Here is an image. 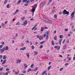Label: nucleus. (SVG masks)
I'll return each mask as SVG.
<instances>
[{
    "instance_id": "nucleus-1",
    "label": "nucleus",
    "mask_w": 75,
    "mask_h": 75,
    "mask_svg": "<svg viewBox=\"0 0 75 75\" xmlns=\"http://www.w3.org/2000/svg\"><path fill=\"white\" fill-rule=\"evenodd\" d=\"M62 14L63 15H65V14H67V15H69V12L67 11V10L65 9L62 12Z\"/></svg>"
},
{
    "instance_id": "nucleus-2",
    "label": "nucleus",
    "mask_w": 75,
    "mask_h": 75,
    "mask_svg": "<svg viewBox=\"0 0 75 75\" xmlns=\"http://www.w3.org/2000/svg\"><path fill=\"white\" fill-rule=\"evenodd\" d=\"M37 4H36L34 6V7L33 8V10H32V12L33 13L34 12V11H35V8H37Z\"/></svg>"
},
{
    "instance_id": "nucleus-3",
    "label": "nucleus",
    "mask_w": 75,
    "mask_h": 75,
    "mask_svg": "<svg viewBox=\"0 0 75 75\" xmlns=\"http://www.w3.org/2000/svg\"><path fill=\"white\" fill-rule=\"evenodd\" d=\"M54 48L56 49H57V50H59L60 48H61V47L60 46L59 47V46L58 45L55 46Z\"/></svg>"
},
{
    "instance_id": "nucleus-4",
    "label": "nucleus",
    "mask_w": 75,
    "mask_h": 75,
    "mask_svg": "<svg viewBox=\"0 0 75 75\" xmlns=\"http://www.w3.org/2000/svg\"><path fill=\"white\" fill-rule=\"evenodd\" d=\"M27 24V21H25L23 23V24H22V25H24V26H25Z\"/></svg>"
},
{
    "instance_id": "nucleus-5",
    "label": "nucleus",
    "mask_w": 75,
    "mask_h": 75,
    "mask_svg": "<svg viewBox=\"0 0 75 75\" xmlns=\"http://www.w3.org/2000/svg\"><path fill=\"white\" fill-rule=\"evenodd\" d=\"M10 72L9 71H7L6 73H3V74L4 75H8L9 73H10Z\"/></svg>"
},
{
    "instance_id": "nucleus-6",
    "label": "nucleus",
    "mask_w": 75,
    "mask_h": 75,
    "mask_svg": "<svg viewBox=\"0 0 75 75\" xmlns=\"http://www.w3.org/2000/svg\"><path fill=\"white\" fill-rule=\"evenodd\" d=\"M3 48H4V50L6 51H7L8 50V46H6L5 47H4Z\"/></svg>"
},
{
    "instance_id": "nucleus-7",
    "label": "nucleus",
    "mask_w": 75,
    "mask_h": 75,
    "mask_svg": "<svg viewBox=\"0 0 75 75\" xmlns=\"http://www.w3.org/2000/svg\"><path fill=\"white\" fill-rule=\"evenodd\" d=\"M0 50L1 51V53H3L4 52V51H5L4 50V48H3L2 49Z\"/></svg>"
},
{
    "instance_id": "nucleus-8",
    "label": "nucleus",
    "mask_w": 75,
    "mask_h": 75,
    "mask_svg": "<svg viewBox=\"0 0 75 75\" xmlns=\"http://www.w3.org/2000/svg\"><path fill=\"white\" fill-rule=\"evenodd\" d=\"M74 14H75V12H73L71 14V16L73 18L74 17Z\"/></svg>"
},
{
    "instance_id": "nucleus-9",
    "label": "nucleus",
    "mask_w": 75,
    "mask_h": 75,
    "mask_svg": "<svg viewBox=\"0 0 75 75\" xmlns=\"http://www.w3.org/2000/svg\"><path fill=\"white\" fill-rule=\"evenodd\" d=\"M44 74H45V75H47V72L46 71H45L43 72V73H42V75H44Z\"/></svg>"
},
{
    "instance_id": "nucleus-10",
    "label": "nucleus",
    "mask_w": 75,
    "mask_h": 75,
    "mask_svg": "<svg viewBox=\"0 0 75 75\" xmlns=\"http://www.w3.org/2000/svg\"><path fill=\"white\" fill-rule=\"evenodd\" d=\"M6 61H7L6 59H5V60H4L3 62H2V64H4L5 63H6Z\"/></svg>"
},
{
    "instance_id": "nucleus-11",
    "label": "nucleus",
    "mask_w": 75,
    "mask_h": 75,
    "mask_svg": "<svg viewBox=\"0 0 75 75\" xmlns=\"http://www.w3.org/2000/svg\"><path fill=\"white\" fill-rule=\"evenodd\" d=\"M26 49V47H23L22 48H21L20 49V50H25Z\"/></svg>"
},
{
    "instance_id": "nucleus-12",
    "label": "nucleus",
    "mask_w": 75,
    "mask_h": 75,
    "mask_svg": "<svg viewBox=\"0 0 75 75\" xmlns=\"http://www.w3.org/2000/svg\"><path fill=\"white\" fill-rule=\"evenodd\" d=\"M46 4V3L45 2H44L42 4V6H40V7H42V6H44Z\"/></svg>"
},
{
    "instance_id": "nucleus-13",
    "label": "nucleus",
    "mask_w": 75,
    "mask_h": 75,
    "mask_svg": "<svg viewBox=\"0 0 75 75\" xmlns=\"http://www.w3.org/2000/svg\"><path fill=\"white\" fill-rule=\"evenodd\" d=\"M47 23H52V22L50 20L47 21Z\"/></svg>"
},
{
    "instance_id": "nucleus-14",
    "label": "nucleus",
    "mask_w": 75,
    "mask_h": 75,
    "mask_svg": "<svg viewBox=\"0 0 75 75\" xmlns=\"http://www.w3.org/2000/svg\"><path fill=\"white\" fill-rule=\"evenodd\" d=\"M24 67L25 68H27V67H28V66L27 65V64H25L24 65Z\"/></svg>"
},
{
    "instance_id": "nucleus-15",
    "label": "nucleus",
    "mask_w": 75,
    "mask_h": 75,
    "mask_svg": "<svg viewBox=\"0 0 75 75\" xmlns=\"http://www.w3.org/2000/svg\"><path fill=\"white\" fill-rule=\"evenodd\" d=\"M26 55L27 56L28 58H29L30 57V55L29 54V53H26Z\"/></svg>"
},
{
    "instance_id": "nucleus-16",
    "label": "nucleus",
    "mask_w": 75,
    "mask_h": 75,
    "mask_svg": "<svg viewBox=\"0 0 75 75\" xmlns=\"http://www.w3.org/2000/svg\"><path fill=\"white\" fill-rule=\"evenodd\" d=\"M21 0H19L17 3V4H19L21 3Z\"/></svg>"
},
{
    "instance_id": "nucleus-17",
    "label": "nucleus",
    "mask_w": 75,
    "mask_h": 75,
    "mask_svg": "<svg viewBox=\"0 0 75 75\" xmlns=\"http://www.w3.org/2000/svg\"><path fill=\"white\" fill-rule=\"evenodd\" d=\"M39 39L40 40H42L43 39V38L42 37V36H40L39 38Z\"/></svg>"
},
{
    "instance_id": "nucleus-18",
    "label": "nucleus",
    "mask_w": 75,
    "mask_h": 75,
    "mask_svg": "<svg viewBox=\"0 0 75 75\" xmlns=\"http://www.w3.org/2000/svg\"><path fill=\"white\" fill-rule=\"evenodd\" d=\"M37 26L36 25H35L34 27L32 29V30H33L35 27H37Z\"/></svg>"
},
{
    "instance_id": "nucleus-19",
    "label": "nucleus",
    "mask_w": 75,
    "mask_h": 75,
    "mask_svg": "<svg viewBox=\"0 0 75 75\" xmlns=\"http://www.w3.org/2000/svg\"><path fill=\"white\" fill-rule=\"evenodd\" d=\"M38 67H36L35 68V69L33 70V71H37V70H38Z\"/></svg>"
},
{
    "instance_id": "nucleus-20",
    "label": "nucleus",
    "mask_w": 75,
    "mask_h": 75,
    "mask_svg": "<svg viewBox=\"0 0 75 75\" xmlns=\"http://www.w3.org/2000/svg\"><path fill=\"white\" fill-rule=\"evenodd\" d=\"M57 36L55 35L54 37V40H57Z\"/></svg>"
},
{
    "instance_id": "nucleus-21",
    "label": "nucleus",
    "mask_w": 75,
    "mask_h": 75,
    "mask_svg": "<svg viewBox=\"0 0 75 75\" xmlns=\"http://www.w3.org/2000/svg\"><path fill=\"white\" fill-rule=\"evenodd\" d=\"M44 30V27H41V31H42Z\"/></svg>"
},
{
    "instance_id": "nucleus-22",
    "label": "nucleus",
    "mask_w": 75,
    "mask_h": 75,
    "mask_svg": "<svg viewBox=\"0 0 75 75\" xmlns=\"http://www.w3.org/2000/svg\"><path fill=\"white\" fill-rule=\"evenodd\" d=\"M8 0H5L4 2V4H6L7 3Z\"/></svg>"
},
{
    "instance_id": "nucleus-23",
    "label": "nucleus",
    "mask_w": 75,
    "mask_h": 75,
    "mask_svg": "<svg viewBox=\"0 0 75 75\" xmlns=\"http://www.w3.org/2000/svg\"><path fill=\"white\" fill-rule=\"evenodd\" d=\"M6 56L4 55L3 56V59H5L6 58Z\"/></svg>"
},
{
    "instance_id": "nucleus-24",
    "label": "nucleus",
    "mask_w": 75,
    "mask_h": 75,
    "mask_svg": "<svg viewBox=\"0 0 75 75\" xmlns=\"http://www.w3.org/2000/svg\"><path fill=\"white\" fill-rule=\"evenodd\" d=\"M54 17L56 19H57V15H54Z\"/></svg>"
},
{
    "instance_id": "nucleus-25",
    "label": "nucleus",
    "mask_w": 75,
    "mask_h": 75,
    "mask_svg": "<svg viewBox=\"0 0 75 75\" xmlns=\"http://www.w3.org/2000/svg\"><path fill=\"white\" fill-rule=\"evenodd\" d=\"M48 35H47V36L46 38V39L47 40H48Z\"/></svg>"
},
{
    "instance_id": "nucleus-26",
    "label": "nucleus",
    "mask_w": 75,
    "mask_h": 75,
    "mask_svg": "<svg viewBox=\"0 0 75 75\" xmlns=\"http://www.w3.org/2000/svg\"><path fill=\"white\" fill-rule=\"evenodd\" d=\"M67 58L68 59L69 61H70L71 59V57H67Z\"/></svg>"
},
{
    "instance_id": "nucleus-27",
    "label": "nucleus",
    "mask_w": 75,
    "mask_h": 75,
    "mask_svg": "<svg viewBox=\"0 0 75 75\" xmlns=\"http://www.w3.org/2000/svg\"><path fill=\"white\" fill-rule=\"evenodd\" d=\"M7 8H10V5L9 4H8L7 6Z\"/></svg>"
},
{
    "instance_id": "nucleus-28",
    "label": "nucleus",
    "mask_w": 75,
    "mask_h": 75,
    "mask_svg": "<svg viewBox=\"0 0 75 75\" xmlns=\"http://www.w3.org/2000/svg\"><path fill=\"white\" fill-rule=\"evenodd\" d=\"M26 1H27V0H23L22 2L24 3V2H26Z\"/></svg>"
},
{
    "instance_id": "nucleus-29",
    "label": "nucleus",
    "mask_w": 75,
    "mask_h": 75,
    "mask_svg": "<svg viewBox=\"0 0 75 75\" xmlns=\"http://www.w3.org/2000/svg\"><path fill=\"white\" fill-rule=\"evenodd\" d=\"M44 42H45V41H43L40 42V44H44Z\"/></svg>"
},
{
    "instance_id": "nucleus-30",
    "label": "nucleus",
    "mask_w": 75,
    "mask_h": 75,
    "mask_svg": "<svg viewBox=\"0 0 75 75\" xmlns=\"http://www.w3.org/2000/svg\"><path fill=\"white\" fill-rule=\"evenodd\" d=\"M63 37H64V36H63V35H61L59 36V38H62Z\"/></svg>"
},
{
    "instance_id": "nucleus-31",
    "label": "nucleus",
    "mask_w": 75,
    "mask_h": 75,
    "mask_svg": "<svg viewBox=\"0 0 75 75\" xmlns=\"http://www.w3.org/2000/svg\"><path fill=\"white\" fill-rule=\"evenodd\" d=\"M18 73H19L18 72L15 71V74L16 75H17V74H18Z\"/></svg>"
},
{
    "instance_id": "nucleus-32",
    "label": "nucleus",
    "mask_w": 75,
    "mask_h": 75,
    "mask_svg": "<svg viewBox=\"0 0 75 75\" xmlns=\"http://www.w3.org/2000/svg\"><path fill=\"white\" fill-rule=\"evenodd\" d=\"M52 67V66H49L48 68V70H50V68H51Z\"/></svg>"
},
{
    "instance_id": "nucleus-33",
    "label": "nucleus",
    "mask_w": 75,
    "mask_h": 75,
    "mask_svg": "<svg viewBox=\"0 0 75 75\" xmlns=\"http://www.w3.org/2000/svg\"><path fill=\"white\" fill-rule=\"evenodd\" d=\"M37 54H38V53L36 52H35V55H37Z\"/></svg>"
},
{
    "instance_id": "nucleus-34",
    "label": "nucleus",
    "mask_w": 75,
    "mask_h": 75,
    "mask_svg": "<svg viewBox=\"0 0 75 75\" xmlns=\"http://www.w3.org/2000/svg\"><path fill=\"white\" fill-rule=\"evenodd\" d=\"M52 45H53V46H54V45H55V43H54V42H52Z\"/></svg>"
},
{
    "instance_id": "nucleus-35",
    "label": "nucleus",
    "mask_w": 75,
    "mask_h": 75,
    "mask_svg": "<svg viewBox=\"0 0 75 75\" xmlns=\"http://www.w3.org/2000/svg\"><path fill=\"white\" fill-rule=\"evenodd\" d=\"M23 74H25V73H26V71L25 70H23Z\"/></svg>"
},
{
    "instance_id": "nucleus-36",
    "label": "nucleus",
    "mask_w": 75,
    "mask_h": 75,
    "mask_svg": "<svg viewBox=\"0 0 75 75\" xmlns=\"http://www.w3.org/2000/svg\"><path fill=\"white\" fill-rule=\"evenodd\" d=\"M31 71V69H29L28 71V72H29L30 71Z\"/></svg>"
},
{
    "instance_id": "nucleus-37",
    "label": "nucleus",
    "mask_w": 75,
    "mask_h": 75,
    "mask_svg": "<svg viewBox=\"0 0 75 75\" xmlns=\"http://www.w3.org/2000/svg\"><path fill=\"white\" fill-rule=\"evenodd\" d=\"M30 67L31 68H33L34 67V64H32Z\"/></svg>"
},
{
    "instance_id": "nucleus-38",
    "label": "nucleus",
    "mask_w": 75,
    "mask_h": 75,
    "mask_svg": "<svg viewBox=\"0 0 75 75\" xmlns=\"http://www.w3.org/2000/svg\"><path fill=\"white\" fill-rule=\"evenodd\" d=\"M16 25H20V23L18 22H17L16 24Z\"/></svg>"
},
{
    "instance_id": "nucleus-39",
    "label": "nucleus",
    "mask_w": 75,
    "mask_h": 75,
    "mask_svg": "<svg viewBox=\"0 0 75 75\" xmlns=\"http://www.w3.org/2000/svg\"><path fill=\"white\" fill-rule=\"evenodd\" d=\"M43 47V45H40V49H41V48H42Z\"/></svg>"
},
{
    "instance_id": "nucleus-40",
    "label": "nucleus",
    "mask_w": 75,
    "mask_h": 75,
    "mask_svg": "<svg viewBox=\"0 0 75 75\" xmlns=\"http://www.w3.org/2000/svg\"><path fill=\"white\" fill-rule=\"evenodd\" d=\"M4 45H0V49L1 48L3 47Z\"/></svg>"
},
{
    "instance_id": "nucleus-41",
    "label": "nucleus",
    "mask_w": 75,
    "mask_h": 75,
    "mask_svg": "<svg viewBox=\"0 0 75 75\" xmlns=\"http://www.w3.org/2000/svg\"><path fill=\"white\" fill-rule=\"evenodd\" d=\"M64 31H68V29L67 28L65 29Z\"/></svg>"
},
{
    "instance_id": "nucleus-42",
    "label": "nucleus",
    "mask_w": 75,
    "mask_h": 75,
    "mask_svg": "<svg viewBox=\"0 0 75 75\" xmlns=\"http://www.w3.org/2000/svg\"><path fill=\"white\" fill-rule=\"evenodd\" d=\"M3 69V67H2L1 68H0V71H2Z\"/></svg>"
},
{
    "instance_id": "nucleus-43",
    "label": "nucleus",
    "mask_w": 75,
    "mask_h": 75,
    "mask_svg": "<svg viewBox=\"0 0 75 75\" xmlns=\"http://www.w3.org/2000/svg\"><path fill=\"white\" fill-rule=\"evenodd\" d=\"M25 19V17H24L23 18H22V20L23 21H24V19Z\"/></svg>"
},
{
    "instance_id": "nucleus-44",
    "label": "nucleus",
    "mask_w": 75,
    "mask_h": 75,
    "mask_svg": "<svg viewBox=\"0 0 75 75\" xmlns=\"http://www.w3.org/2000/svg\"><path fill=\"white\" fill-rule=\"evenodd\" d=\"M62 39H60V40L59 41V42H61L62 41Z\"/></svg>"
},
{
    "instance_id": "nucleus-45",
    "label": "nucleus",
    "mask_w": 75,
    "mask_h": 75,
    "mask_svg": "<svg viewBox=\"0 0 75 75\" xmlns=\"http://www.w3.org/2000/svg\"><path fill=\"white\" fill-rule=\"evenodd\" d=\"M65 39H64V40L62 42V43L64 44V43H65Z\"/></svg>"
},
{
    "instance_id": "nucleus-46",
    "label": "nucleus",
    "mask_w": 75,
    "mask_h": 75,
    "mask_svg": "<svg viewBox=\"0 0 75 75\" xmlns=\"http://www.w3.org/2000/svg\"><path fill=\"white\" fill-rule=\"evenodd\" d=\"M52 1V0H49V3H50Z\"/></svg>"
},
{
    "instance_id": "nucleus-47",
    "label": "nucleus",
    "mask_w": 75,
    "mask_h": 75,
    "mask_svg": "<svg viewBox=\"0 0 75 75\" xmlns=\"http://www.w3.org/2000/svg\"><path fill=\"white\" fill-rule=\"evenodd\" d=\"M9 70H10V69H9V68L6 69V71H9Z\"/></svg>"
},
{
    "instance_id": "nucleus-48",
    "label": "nucleus",
    "mask_w": 75,
    "mask_h": 75,
    "mask_svg": "<svg viewBox=\"0 0 75 75\" xmlns=\"http://www.w3.org/2000/svg\"><path fill=\"white\" fill-rule=\"evenodd\" d=\"M64 69V68H61L60 69V71H62V70H63V69Z\"/></svg>"
},
{
    "instance_id": "nucleus-49",
    "label": "nucleus",
    "mask_w": 75,
    "mask_h": 75,
    "mask_svg": "<svg viewBox=\"0 0 75 75\" xmlns=\"http://www.w3.org/2000/svg\"><path fill=\"white\" fill-rule=\"evenodd\" d=\"M3 58V56L1 55H0V58L1 59H2V58Z\"/></svg>"
},
{
    "instance_id": "nucleus-50",
    "label": "nucleus",
    "mask_w": 75,
    "mask_h": 75,
    "mask_svg": "<svg viewBox=\"0 0 75 75\" xmlns=\"http://www.w3.org/2000/svg\"><path fill=\"white\" fill-rule=\"evenodd\" d=\"M47 35V34H44L43 35V36L44 37H45Z\"/></svg>"
},
{
    "instance_id": "nucleus-51",
    "label": "nucleus",
    "mask_w": 75,
    "mask_h": 75,
    "mask_svg": "<svg viewBox=\"0 0 75 75\" xmlns=\"http://www.w3.org/2000/svg\"><path fill=\"white\" fill-rule=\"evenodd\" d=\"M27 3H30V0H28V1H26Z\"/></svg>"
},
{
    "instance_id": "nucleus-52",
    "label": "nucleus",
    "mask_w": 75,
    "mask_h": 75,
    "mask_svg": "<svg viewBox=\"0 0 75 75\" xmlns=\"http://www.w3.org/2000/svg\"><path fill=\"white\" fill-rule=\"evenodd\" d=\"M32 50H33V49L34 48V46L33 45L32 46Z\"/></svg>"
},
{
    "instance_id": "nucleus-53",
    "label": "nucleus",
    "mask_w": 75,
    "mask_h": 75,
    "mask_svg": "<svg viewBox=\"0 0 75 75\" xmlns=\"http://www.w3.org/2000/svg\"><path fill=\"white\" fill-rule=\"evenodd\" d=\"M68 63H66L65 64V66H67V65H68Z\"/></svg>"
},
{
    "instance_id": "nucleus-54",
    "label": "nucleus",
    "mask_w": 75,
    "mask_h": 75,
    "mask_svg": "<svg viewBox=\"0 0 75 75\" xmlns=\"http://www.w3.org/2000/svg\"><path fill=\"white\" fill-rule=\"evenodd\" d=\"M8 22V21H5L4 23L5 24H7Z\"/></svg>"
},
{
    "instance_id": "nucleus-55",
    "label": "nucleus",
    "mask_w": 75,
    "mask_h": 75,
    "mask_svg": "<svg viewBox=\"0 0 75 75\" xmlns=\"http://www.w3.org/2000/svg\"><path fill=\"white\" fill-rule=\"evenodd\" d=\"M18 11H19V10H18V9H17L16 11V13H17V12H18Z\"/></svg>"
},
{
    "instance_id": "nucleus-56",
    "label": "nucleus",
    "mask_w": 75,
    "mask_h": 75,
    "mask_svg": "<svg viewBox=\"0 0 75 75\" xmlns=\"http://www.w3.org/2000/svg\"><path fill=\"white\" fill-rule=\"evenodd\" d=\"M1 44H3V45H4V42H2L1 43Z\"/></svg>"
},
{
    "instance_id": "nucleus-57",
    "label": "nucleus",
    "mask_w": 75,
    "mask_h": 75,
    "mask_svg": "<svg viewBox=\"0 0 75 75\" xmlns=\"http://www.w3.org/2000/svg\"><path fill=\"white\" fill-rule=\"evenodd\" d=\"M28 4H25V6H28Z\"/></svg>"
},
{
    "instance_id": "nucleus-58",
    "label": "nucleus",
    "mask_w": 75,
    "mask_h": 75,
    "mask_svg": "<svg viewBox=\"0 0 75 75\" xmlns=\"http://www.w3.org/2000/svg\"><path fill=\"white\" fill-rule=\"evenodd\" d=\"M46 33L47 34H49V32L48 31H46Z\"/></svg>"
},
{
    "instance_id": "nucleus-59",
    "label": "nucleus",
    "mask_w": 75,
    "mask_h": 75,
    "mask_svg": "<svg viewBox=\"0 0 75 75\" xmlns=\"http://www.w3.org/2000/svg\"><path fill=\"white\" fill-rule=\"evenodd\" d=\"M73 59V61H75V56L74 57Z\"/></svg>"
},
{
    "instance_id": "nucleus-60",
    "label": "nucleus",
    "mask_w": 75,
    "mask_h": 75,
    "mask_svg": "<svg viewBox=\"0 0 75 75\" xmlns=\"http://www.w3.org/2000/svg\"><path fill=\"white\" fill-rule=\"evenodd\" d=\"M37 30V28H35L34 30Z\"/></svg>"
},
{
    "instance_id": "nucleus-61",
    "label": "nucleus",
    "mask_w": 75,
    "mask_h": 75,
    "mask_svg": "<svg viewBox=\"0 0 75 75\" xmlns=\"http://www.w3.org/2000/svg\"><path fill=\"white\" fill-rule=\"evenodd\" d=\"M71 36V34H68V36H69V37H70Z\"/></svg>"
},
{
    "instance_id": "nucleus-62",
    "label": "nucleus",
    "mask_w": 75,
    "mask_h": 75,
    "mask_svg": "<svg viewBox=\"0 0 75 75\" xmlns=\"http://www.w3.org/2000/svg\"><path fill=\"white\" fill-rule=\"evenodd\" d=\"M59 57H60L61 58H62V56L61 55H59Z\"/></svg>"
},
{
    "instance_id": "nucleus-63",
    "label": "nucleus",
    "mask_w": 75,
    "mask_h": 75,
    "mask_svg": "<svg viewBox=\"0 0 75 75\" xmlns=\"http://www.w3.org/2000/svg\"><path fill=\"white\" fill-rule=\"evenodd\" d=\"M59 14H62V12H60L59 13Z\"/></svg>"
},
{
    "instance_id": "nucleus-64",
    "label": "nucleus",
    "mask_w": 75,
    "mask_h": 75,
    "mask_svg": "<svg viewBox=\"0 0 75 75\" xmlns=\"http://www.w3.org/2000/svg\"><path fill=\"white\" fill-rule=\"evenodd\" d=\"M18 61V62H19V63L21 62V60H19Z\"/></svg>"
}]
</instances>
